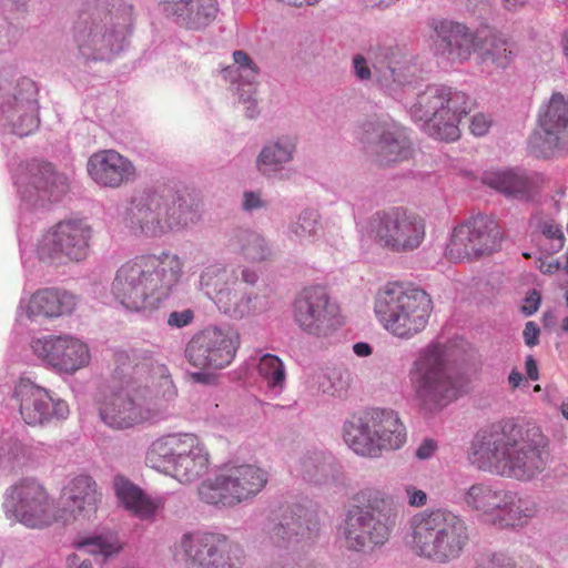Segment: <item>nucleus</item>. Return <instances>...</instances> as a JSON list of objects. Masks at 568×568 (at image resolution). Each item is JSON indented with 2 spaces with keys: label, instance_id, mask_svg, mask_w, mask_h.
<instances>
[{
  "label": "nucleus",
  "instance_id": "nucleus-57",
  "mask_svg": "<svg viewBox=\"0 0 568 568\" xmlns=\"http://www.w3.org/2000/svg\"><path fill=\"white\" fill-rule=\"evenodd\" d=\"M540 304V296L536 291H532L530 295H528L523 305V312L526 315H532L537 312Z\"/></svg>",
  "mask_w": 568,
  "mask_h": 568
},
{
  "label": "nucleus",
  "instance_id": "nucleus-17",
  "mask_svg": "<svg viewBox=\"0 0 568 568\" xmlns=\"http://www.w3.org/2000/svg\"><path fill=\"white\" fill-rule=\"evenodd\" d=\"M91 227L82 220L61 221L43 237L39 254L53 263L81 261L89 251Z\"/></svg>",
  "mask_w": 568,
  "mask_h": 568
},
{
  "label": "nucleus",
  "instance_id": "nucleus-23",
  "mask_svg": "<svg viewBox=\"0 0 568 568\" xmlns=\"http://www.w3.org/2000/svg\"><path fill=\"white\" fill-rule=\"evenodd\" d=\"M20 402V414L31 426L42 425L55 417L63 419L69 415L67 402L54 400L49 393L29 381H22L16 388Z\"/></svg>",
  "mask_w": 568,
  "mask_h": 568
},
{
  "label": "nucleus",
  "instance_id": "nucleus-16",
  "mask_svg": "<svg viewBox=\"0 0 568 568\" xmlns=\"http://www.w3.org/2000/svg\"><path fill=\"white\" fill-rule=\"evenodd\" d=\"M240 344L233 329L206 328L187 343L185 356L194 367L221 369L233 361Z\"/></svg>",
  "mask_w": 568,
  "mask_h": 568
},
{
  "label": "nucleus",
  "instance_id": "nucleus-2",
  "mask_svg": "<svg viewBox=\"0 0 568 568\" xmlns=\"http://www.w3.org/2000/svg\"><path fill=\"white\" fill-rule=\"evenodd\" d=\"M546 446L547 440L538 428L519 436L514 426L497 423L476 434L469 460L481 470L527 480L544 469Z\"/></svg>",
  "mask_w": 568,
  "mask_h": 568
},
{
  "label": "nucleus",
  "instance_id": "nucleus-37",
  "mask_svg": "<svg viewBox=\"0 0 568 568\" xmlns=\"http://www.w3.org/2000/svg\"><path fill=\"white\" fill-rule=\"evenodd\" d=\"M2 112L11 123L12 132L19 136L29 135L39 126L38 103L34 99L14 98V103L3 105Z\"/></svg>",
  "mask_w": 568,
  "mask_h": 568
},
{
  "label": "nucleus",
  "instance_id": "nucleus-51",
  "mask_svg": "<svg viewBox=\"0 0 568 568\" xmlns=\"http://www.w3.org/2000/svg\"><path fill=\"white\" fill-rule=\"evenodd\" d=\"M233 60L239 65V69L246 72V77L250 82L256 79L258 74V68L246 52L242 50L234 51Z\"/></svg>",
  "mask_w": 568,
  "mask_h": 568
},
{
  "label": "nucleus",
  "instance_id": "nucleus-1",
  "mask_svg": "<svg viewBox=\"0 0 568 568\" xmlns=\"http://www.w3.org/2000/svg\"><path fill=\"white\" fill-rule=\"evenodd\" d=\"M114 373L122 386L99 403L101 420L113 429H129L164 413L176 397L169 368L150 352L121 351Z\"/></svg>",
  "mask_w": 568,
  "mask_h": 568
},
{
  "label": "nucleus",
  "instance_id": "nucleus-63",
  "mask_svg": "<svg viewBox=\"0 0 568 568\" xmlns=\"http://www.w3.org/2000/svg\"><path fill=\"white\" fill-rule=\"evenodd\" d=\"M243 281L248 284H254L256 282V274L250 270H244L242 272Z\"/></svg>",
  "mask_w": 568,
  "mask_h": 568
},
{
  "label": "nucleus",
  "instance_id": "nucleus-61",
  "mask_svg": "<svg viewBox=\"0 0 568 568\" xmlns=\"http://www.w3.org/2000/svg\"><path fill=\"white\" fill-rule=\"evenodd\" d=\"M353 351L357 356L365 357L372 354V347L364 342L354 344Z\"/></svg>",
  "mask_w": 568,
  "mask_h": 568
},
{
  "label": "nucleus",
  "instance_id": "nucleus-27",
  "mask_svg": "<svg viewBox=\"0 0 568 568\" xmlns=\"http://www.w3.org/2000/svg\"><path fill=\"white\" fill-rule=\"evenodd\" d=\"M123 32L106 24L79 26L75 42L82 55L93 60L111 58L121 50Z\"/></svg>",
  "mask_w": 568,
  "mask_h": 568
},
{
  "label": "nucleus",
  "instance_id": "nucleus-42",
  "mask_svg": "<svg viewBox=\"0 0 568 568\" xmlns=\"http://www.w3.org/2000/svg\"><path fill=\"white\" fill-rule=\"evenodd\" d=\"M284 163V148L280 142L263 148L257 158L258 171L267 176L281 172Z\"/></svg>",
  "mask_w": 568,
  "mask_h": 568
},
{
  "label": "nucleus",
  "instance_id": "nucleus-28",
  "mask_svg": "<svg viewBox=\"0 0 568 568\" xmlns=\"http://www.w3.org/2000/svg\"><path fill=\"white\" fill-rule=\"evenodd\" d=\"M402 58L400 52L392 48L371 49L367 52V58L362 54L354 55V73L361 81L372 79V70L368 65L371 62L379 82L385 85L390 82L402 83L398 72Z\"/></svg>",
  "mask_w": 568,
  "mask_h": 568
},
{
  "label": "nucleus",
  "instance_id": "nucleus-11",
  "mask_svg": "<svg viewBox=\"0 0 568 568\" xmlns=\"http://www.w3.org/2000/svg\"><path fill=\"white\" fill-rule=\"evenodd\" d=\"M8 518L30 529H58L57 506L42 483L24 478L12 485L3 503Z\"/></svg>",
  "mask_w": 568,
  "mask_h": 568
},
{
  "label": "nucleus",
  "instance_id": "nucleus-54",
  "mask_svg": "<svg viewBox=\"0 0 568 568\" xmlns=\"http://www.w3.org/2000/svg\"><path fill=\"white\" fill-rule=\"evenodd\" d=\"M405 491L409 506L422 507L427 504V494L424 490L418 489L413 485H408L406 486Z\"/></svg>",
  "mask_w": 568,
  "mask_h": 568
},
{
  "label": "nucleus",
  "instance_id": "nucleus-46",
  "mask_svg": "<svg viewBox=\"0 0 568 568\" xmlns=\"http://www.w3.org/2000/svg\"><path fill=\"white\" fill-rule=\"evenodd\" d=\"M387 542V535H344L343 545L354 551L369 552Z\"/></svg>",
  "mask_w": 568,
  "mask_h": 568
},
{
  "label": "nucleus",
  "instance_id": "nucleus-40",
  "mask_svg": "<svg viewBox=\"0 0 568 568\" xmlns=\"http://www.w3.org/2000/svg\"><path fill=\"white\" fill-rule=\"evenodd\" d=\"M75 547L81 552L101 557L105 560L118 555L123 548V542L118 538V535H92L77 541Z\"/></svg>",
  "mask_w": 568,
  "mask_h": 568
},
{
  "label": "nucleus",
  "instance_id": "nucleus-3",
  "mask_svg": "<svg viewBox=\"0 0 568 568\" xmlns=\"http://www.w3.org/2000/svg\"><path fill=\"white\" fill-rule=\"evenodd\" d=\"M182 275L183 262L176 254L140 255L116 270L111 293L128 310L155 308L170 295Z\"/></svg>",
  "mask_w": 568,
  "mask_h": 568
},
{
  "label": "nucleus",
  "instance_id": "nucleus-14",
  "mask_svg": "<svg viewBox=\"0 0 568 568\" xmlns=\"http://www.w3.org/2000/svg\"><path fill=\"white\" fill-rule=\"evenodd\" d=\"M501 241L498 223L489 216L478 215L453 230L446 255L452 261H469L498 251Z\"/></svg>",
  "mask_w": 568,
  "mask_h": 568
},
{
  "label": "nucleus",
  "instance_id": "nucleus-10",
  "mask_svg": "<svg viewBox=\"0 0 568 568\" xmlns=\"http://www.w3.org/2000/svg\"><path fill=\"white\" fill-rule=\"evenodd\" d=\"M265 473L250 464L229 463L197 489L200 499L214 506H234L256 495L265 485Z\"/></svg>",
  "mask_w": 568,
  "mask_h": 568
},
{
  "label": "nucleus",
  "instance_id": "nucleus-43",
  "mask_svg": "<svg viewBox=\"0 0 568 568\" xmlns=\"http://www.w3.org/2000/svg\"><path fill=\"white\" fill-rule=\"evenodd\" d=\"M260 376L266 382L270 388H282L284 379V369L282 361L271 354H265L260 358L257 365Z\"/></svg>",
  "mask_w": 568,
  "mask_h": 568
},
{
  "label": "nucleus",
  "instance_id": "nucleus-4",
  "mask_svg": "<svg viewBox=\"0 0 568 568\" xmlns=\"http://www.w3.org/2000/svg\"><path fill=\"white\" fill-rule=\"evenodd\" d=\"M374 311L386 331L409 339L423 332L433 312V301L423 290L388 283L376 295Z\"/></svg>",
  "mask_w": 568,
  "mask_h": 568
},
{
  "label": "nucleus",
  "instance_id": "nucleus-21",
  "mask_svg": "<svg viewBox=\"0 0 568 568\" xmlns=\"http://www.w3.org/2000/svg\"><path fill=\"white\" fill-rule=\"evenodd\" d=\"M60 500L61 506H57L58 529L91 518L97 513L101 494L90 476L80 475L62 488Z\"/></svg>",
  "mask_w": 568,
  "mask_h": 568
},
{
  "label": "nucleus",
  "instance_id": "nucleus-47",
  "mask_svg": "<svg viewBox=\"0 0 568 568\" xmlns=\"http://www.w3.org/2000/svg\"><path fill=\"white\" fill-rule=\"evenodd\" d=\"M322 231L320 215L314 210H306L293 226V232L303 239L316 236Z\"/></svg>",
  "mask_w": 568,
  "mask_h": 568
},
{
  "label": "nucleus",
  "instance_id": "nucleus-58",
  "mask_svg": "<svg viewBox=\"0 0 568 568\" xmlns=\"http://www.w3.org/2000/svg\"><path fill=\"white\" fill-rule=\"evenodd\" d=\"M436 449V444L432 439H426L416 450V457L419 459L429 458Z\"/></svg>",
  "mask_w": 568,
  "mask_h": 568
},
{
  "label": "nucleus",
  "instance_id": "nucleus-6",
  "mask_svg": "<svg viewBox=\"0 0 568 568\" xmlns=\"http://www.w3.org/2000/svg\"><path fill=\"white\" fill-rule=\"evenodd\" d=\"M471 105V99L464 92L444 85H430L418 94L410 113L416 121L424 122L430 136L452 142L459 138V122Z\"/></svg>",
  "mask_w": 568,
  "mask_h": 568
},
{
  "label": "nucleus",
  "instance_id": "nucleus-38",
  "mask_svg": "<svg viewBox=\"0 0 568 568\" xmlns=\"http://www.w3.org/2000/svg\"><path fill=\"white\" fill-rule=\"evenodd\" d=\"M416 529L426 532H456L466 529L464 520L448 509L424 511L414 518Z\"/></svg>",
  "mask_w": 568,
  "mask_h": 568
},
{
  "label": "nucleus",
  "instance_id": "nucleus-30",
  "mask_svg": "<svg viewBox=\"0 0 568 568\" xmlns=\"http://www.w3.org/2000/svg\"><path fill=\"white\" fill-rule=\"evenodd\" d=\"M162 195L145 194L134 200L129 209L132 230L148 237L164 235Z\"/></svg>",
  "mask_w": 568,
  "mask_h": 568
},
{
  "label": "nucleus",
  "instance_id": "nucleus-5",
  "mask_svg": "<svg viewBox=\"0 0 568 568\" xmlns=\"http://www.w3.org/2000/svg\"><path fill=\"white\" fill-rule=\"evenodd\" d=\"M409 379L419 406L426 412L443 409L463 392V381L447 366L437 345L424 349L413 363Z\"/></svg>",
  "mask_w": 568,
  "mask_h": 568
},
{
  "label": "nucleus",
  "instance_id": "nucleus-59",
  "mask_svg": "<svg viewBox=\"0 0 568 568\" xmlns=\"http://www.w3.org/2000/svg\"><path fill=\"white\" fill-rule=\"evenodd\" d=\"M67 568H93L88 559H82L78 554H72L67 558Z\"/></svg>",
  "mask_w": 568,
  "mask_h": 568
},
{
  "label": "nucleus",
  "instance_id": "nucleus-35",
  "mask_svg": "<svg viewBox=\"0 0 568 568\" xmlns=\"http://www.w3.org/2000/svg\"><path fill=\"white\" fill-rule=\"evenodd\" d=\"M410 153L409 141L403 128L392 124L379 130L376 155L381 165L407 160Z\"/></svg>",
  "mask_w": 568,
  "mask_h": 568
},
{
  "label": "nucleus",
  "instance_id": "nucleus-52",
  "mask_svg": "<svg viewBox=\"0 0 568 568\" xmlns=\"http://www.w3.org/2000/svg\"><path fill=\"white\" fill-rule=\"evenodd\" d=\"M491 125V120L484 113L475 114L471 118L469 130L476 136L486 134Z\"/></svg>",
  "mask_w": 568,
  "mask_h": 568
},
{
  "label": "nucleus",
  "instance_id": "nucleus-19",
  "mask_svg": "<svg viewBox=\"0 0 568 568\" xmlns=\"http://www.w3.org/2000/svg\"><path fill=\"white\" fill-rule=\"evenodd\" d=\"M359 496L367 507L354 506L348 510L345 532H379L395 527L398 507L392 496L376 489L364 490Z\"/></svg>",
  "mask_w": 568,
  "mask_h": 568
},
{
  "label": "nucleus",
  "instance_id": "nucleus-9",
  "mask_svg": "<svg viewBox=\"0 0 568 568\" xmlns=\"http://www.w3.org/2000/svg\"><path fill=\"white\" fill-rule=\"evenodd\" d=\"M292 316L302 332L317 338H327L345 323L339 303L327 286H304L293 298Z\"/></svg>",
  "mask_w": 568,
  "mask_h": 568
},
{
  "label": "nucleus",
  "instance_id": "nucleus-32",
  "mask_svg": "<svg viewBox=\"0 0 568 568\" xmlns=\"http://www.w3.org/2000/svg\"><path fill=\"white\" fill-rule=\"evenodd\" d=\"M113 488L119 503L140 518H150L163 507L162 498L144 494L140 487L124 476L114 477Z\"/></svg>",
  "mask_w": 568,
  "mask_h": 568
},
{
  "label": "nucleus",
  "instance_id": "nucleus-7",
  "mask_svg": "<svg viewBox=\"0 0 568 568\" xmlns=\"http://www.w3.org/2000/svg\"><path fill=\"white\" fill-rule=\"evenodd\" d=\"M344 439L357 455L378 457L384 450L399 449L406 429L396 412L373 408L345 423Z\"/></svg>",
  "mask_w": 568,
  "mask_h": 568
},
{
  "label": "nucleus",
  "instance_id": "nucleus-31",
  "mask_svg": "<svg viewBox=\"0 0 568 568\" xmlns=\"http://www.w3.org/2000/svg\"><path fill=\"white\" fill-rule=\"evenodd\" d=\"M164 234L196 224L201 219L199 203L190 196L162 195Z\"/></svg>",
  "mask_w": 568,
  "mask_h": 568
},
{
  "label": "nucleus",
  "instance_id": "nucleus-50",
  "mask_svg": "<svg viewBox=\"0 0 568 568\" xmlns=\"http://www.w3.org/2000/svg\"><path fill=\"white\" fill-rule=\"evenodd\" d=\"M327 465L318 463V458H310L303 464L304 478L311 483L318 484L326 476Z\"/></svg>",
  "mask_w": 568,
  "mask_h": 568
},
{
  "label": "nucleus",
  "instance_id": "nucleus-13",
  "mask_svg": "<svg viewBox=\"0 0 568 568\" xmlns=\"http://www.w3.org/2000/svg\"><path fill=\"white\" fill-rule=\"evenodd\" d=\"M175 557L196 568H239L244 552L225 535H184Z\"/></svg>",
  "mask_w": 568,
  "mask_h": 568
},
{
  "label": "nucleus",
  "instance_id": "nucleus-60",
  "mask_svg": "<svg viewBox=\"0 0 568 568\" xmlns=\"http://www.w3.org/2000/svg\"><path fill=\"white\" fill-rule=\"evenodd\" d=\"M525 365H526V373H527L528 377L532 381L538 379V377H539L538 367H537V363L532 356H528L526 358Z\"/></svg>",
  "mask_w": 568,
  "mask_h": 568
},
{
  "label": "nucleus",
  "instance_id": "nucleus-55",
  "mask_svg": "<svg viewBox=\"0 0 568 568\" xmlns=\"http://www.w3.org/2000/svg\"><path fill=\"white\" fill-rule=\"evenodd\" d=\"M523 334L526 345L532 347L538 344L540 329L535 322H527Z\"/></svg>",
  "mask_w": 568,
  "mask_h": 568
},
{
  "label": "nucleus",
  "instance_id": "nucleus-39",
  "mask_svg": "<svg viewBox=\"0 0 568 568\" xmlns=\"http://www.w3.org/2000/svg\"><path fill=\"white\" fill-rule=\"evenodd\" d=\"M352 372L342 365L327 367L317 377L318 388L331 396H345L352 385Z\"/></svg>",
  "mask_w": 568,
  "mask_h": 568
},
{
  "label": "nucleus",
  "instance_id": "nucleus-26",
  "mask_svg": "<svg viewBox=\"0 0 568 568\" xmlns=\"http://www.w3.org/2000/svg\"><path fill=\"white\" fill-rule=\"evenodd\" d=\"M162 12L181 28L200 31L217 17V0H160Z\"/></svg>",
  "mask_w": 568,
  "mask_h": 568
},
{
  "label": "nucleus",
  "instance_id": "nucleus-8",
  "mask_svg": "<svg viewBox=\"0 0 568 568\" xmlns=\"http://www.w3.org/2000/svg\"><path fill=\"white\" fill-rule=\"evenodd\" d=\"M146 464L180 483H191L206 473L209 453L192 434H170L155 439L148 449Z\"/></svg>",
  "mask_w": 568,
  "mask_h": 568
},
{
  "label": "nucleus",
  "instance_id": "nucleus-48",
  "mask_svg": "<svg viewBox=\"0 0 568 568\" xmlns=\"http://www.w3.org/2000/svg\"><path fill=\"white\" fill-rule=\"evenodd\" d=\"M537 231L545 236L546 239L550 240L551 243V250L552 252L560 251L566 242V237L562 231V227L559 223H557L552 219H540L537 222Z\"/></svg>",
  "mask_w": 568,
  "mask_h": 568
},
{
  "label": "nucleus",
  "instance_id": "nucleus-56",
  "mask_svg": "<svg viewBox=\"0 0 568 568\" xmlns=\"http://www.w3.org/2000/svg\"><path fill=\"white\" fill-rule=\"evenodd\" d=\"M265 205L258 192H245L243 195V207L246 211L261 209Z\"/></svg>",
  "mask_w": 568,
  "mask_h": 568
},
{
  "label": "nucleus",
  "instance_id": "nucleus-64",
  "mask_svg": "<svg viewBox=\"0 0 568 568\" xmlns=\"http://www.w3.org/2000/svg\"><path fill=\"white\" fill-rule=\"evenodd\" d=\"M559 268H560V263L559 262L549 263L547 265H545V264L540 265V271L542 273H554V272L558 271Z\"/></svg>",
  "mask_w": 568,
  "mask_h": 568
},
{
  "label": "nucleus",
  "instance_id": "nucleus-24",
  "mask_svg": "<svg viewBox=\"0 0 568 568\" xmlns=\"http://www.w3.org/2000/svg\"><path fill=\"white\" fill-rule=\"evenodd\" d=\"M432 45L436 54L447 57L452 61L469 60L475 51L478 37L465 24L452 20H433Z\"/></svg>",
  "mask_w": 568,
  "mask_h": 568
},
{
  "label": "nucleus",
  "instance_id": "nucleus-22",
  "mask_svg": "<svg viewBox=\"0 0 568 568\" xmlns=\"http://www.w3.org/2000/svg\"><path fill=\"white\" fill-rule=\"evenodd\" d=\"M202 288L225 313L242 317L248 311L250 298L239 293L233 273L221 264L209 265L200 277Z\"/></svg>",
  "mask_w": 568,
  "mask_h": 568
},
{
  "label": "nucleus",
  "instance_id": "nucleus-18",
  "mask_svg": "<svg viewBox=\"0 0 568 568\" xmlns=\"http://www.w3.org/2000/svg\"><path fill=\"white\" fill-rule=\"evenodd\" d=\"M568 131V97L554 92L540 109L538 124L530 136V145L537 156L549 158L566 141Z\"/></svg>",
  "mask_w": 568,
  "mask_h": 568
},
{
  "label": "nucleus",
  "instance_id": "nucleus-34",
  "mask_svg": "<svg viewBox=\"0 0 568 568\" xmlns=\"http://www.w3.org/2000/svg\"><path fill=\"white\" fill-rule=\"evenodd\" d=\"M30 185L42 200L58 201L69 190L68 178L54 170L50 163H34L30 166Z\"/></svg>",
  "mask_w": 568,
  "mask_h": 568
},
{
  "label": "nucleus",
  "instance_id": "nucleus-33",
  "mask_svg": "<svg viewBox=\"0 0 568 568\" xmlns=\"http://www.w3.org/2000/svg\"><path fill=\"white\" fill-rule=\"evenodd\" d=\"M75 307L74 295L55 288H45L36 292L28 305L29 317H59L70 314Z\"/></svg>",
  "mask_w": 568,
  "mask_h": 568
},
{
  "label": "nucleus",
  "instance_id": "nucleus-49",
  "mask_svg": "<svg viewBox=\"0 0 568 568\" xmlns=\"http://www.w3.org/2000/svg\"><path fill=\"white\" fill-rule=\"evenodd\" d=\"M519 561L504 552H490L481 555L475 568H518Z\"/></svg>",
  "mask_w": 568,
  "mask_h": 568
},
{
  "label": "nucleus",
  "instance_id": "nucleus-62",
  "mask_svg": "<svg viewBox=\"0 0 568 568\" xmlns=\"http://www.w3.org/2000/svg\"><path fill=\"white\" fill-rule=\"evenodd\" d=\"M523 381V375L519 372L513 371L508 376V382L513 388H517Z\"/></svg>",
  "mask_w": 568,
  "mask_h": 568
},
{
  "label": "nucleus",
  "instance_id": "nucleus-12",
  "mask_svg": "<svg viewBox=\"0 0 568 568\" xmlns=\"http://www.w3.org/2000/svg\"><path fill=\"white\" fill-rule=\"evenodd\" d=\"M375 242L393 253L418 250L426 239V221L402 207L378 213L373 224Z\"/></svg>",
  "mask_w": 568,
  "mask_h": 568
},
{
  "label": "nucleus",
  "instance_id": "nucleus-15",
  "mask_svg": "<svg viewBox=\"0 0 568 568\" xmlns=\"http://www.w3.org/2000/svg\"><path fill=\"white\" fill-rule=\"evenodd\" d=\"M464 501L471 509L484 514L496 510L506 513L509 518L504 528L519 525L523 519L534 516L536 511V505L530 498L520 497L514 491L486 483L471 485L465 493Z\"/></svg>",
  "mask_w": 568,
  "mask_h": 568
},
{
  "label": "nucleus",
  "instance_id": "nucleus-44",
  "mask_svg": "<svg viewBox=\"0 0 568 568\" xmlns=\"http://www.w3.org/2000/svg\"><path fill=\"white\" fill-rule=\"evenodd\" d=\"M467 541V535H439L436 561L445 562L458 557Z\"/></svg>",
  "mask_w": 568,
  "mask_h": 568
},
{
  "label": "nucleus",
  "instance_id": "nucleus-41",
  "mask_svg": "<svg viewBox=\"0 0 568 568\" xmlns=\"http://www.w3.org/2000/svg\"><path fill=\"white\" fill-rule=\"evenodd\" d=\"M242 254L250 261L260 262L272 254L264 239L254 232L243 231L237 235Z\"/></svg>",
  "mask_w": 568,
  "mask_h": 568
},
{
  "label": "nucleus",
  "instance_id": "nucleus-36",
  "mask_svg": "<svg viewBox=\"0 0 568 568\" xmlns=\"http://www.w3.org/2000/svg\"><path fill=\"white\" fill-rule=\"evenodd\" d=\"M475 51L483 63H491L497 69L508 68L516 55L515 42L499 33H489L477 39Z\"/></svg>",
  "mask_w": 568,
  "mask_h": 568
},
{
  "label": "nucleus",
  "instance_id": "nucleus-29",
  "mask_svg": "<svg viewBox=\"0 0 568 568\" xmlns=\"http://www.w3.org/2000/svg\"><path fill=\"white\" fill-rule=\"evenodd\" d=\"M483 183L507 197L530 201L539 193L542 179L519 170H497L485 172Z\"/></svg>",
  "mask_w": 568,
  "mask_h": 568
},
{
  "label": "nucleus",
  "instance_id": "nucleus-45",
  "mask_svg": "<svg viewBox=\"0 0 568 568\" xmlns=\"http://www.w3.org/2000/svg\"><path fill=\"white\" fill-rule=\"evenodd\" d=\"M438 537L439 535H406L405 544L414 554L436 560Z\"/></svg>",
  "mask_w": 568,
  "mask_h": 568
},
{
  "label": "nucleus",
  "instance_id": "nucleus-53",
  "mask_svg": "<svg viewBox=\"0 0 568 568\" xmlns=\"http://www.w3.org/2000/svg\"><path fill=\"white\" fill-rule=\"evenodd\" d=\"M193 312L191 310H184L181 312H172L169 315L168 324L172 327H184L193 321Z\"/></svg>",
  "mask_w": 568,
  "mask_h": 568
},
{
  "label": "nucleus",
  "instance_id": "nucleus-20",
  "mask_svg": "<svg viewBox=\"0 0 568 568\" xmlns=\"http://www.w3.org/2000/svg\"><path fill=\"white\" fill-rule=\"evenodd\" d=\"M34 355L54 369L73 374L90 362L85 343L71 335H49L31 342Z\"/></svg>",
  "mask_w": 568,
  "mask_h": 568
},
{
  "label": "nucleus",
  "instance_id": "nucleus-25",
  "mask_svg": "<svg viewBox=\"0 0 568 568\" xmlns=\"http://www.w3.org/2000/svg\"><path fill=\"white\" fill-rule=\"evenodd\" d=\"M89 176L102 187L119 189L136 176L133 162L115 150L93 153L87 163Z\"/></svg>",
  "mask_w": 568,
  "mask_h": 568
}]
</instances>
